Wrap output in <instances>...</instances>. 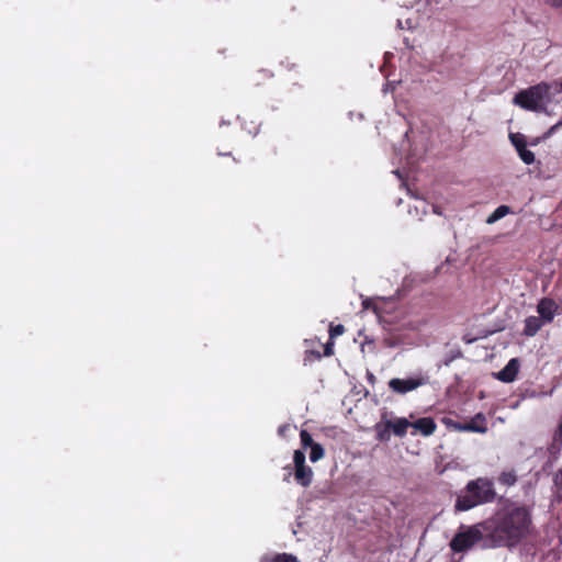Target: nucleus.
Returning a JSON list of instances; mask_svg holds the SVG:
<instances>
[{"label": "nucleus", "instance_id": "f257e3e1", "mask_svg": "<svg viewBox=\"0 0 562 562\" xmlns=\"http://www.w3.org/2000/svg\"><path fill=\"white\" fill-rule=\"evenodd\" d=\"M484 549L512 548L531 531V516L525 507H513L483 522Z\"/></svg>", "mask_w": 562, "mask_h": 562}, {"label": "nucleus", "instance_id": "f03ea898", "mask_svg": "<svg viewBox=\"0 0 562 562\" xmlns=\"http://www.w3.org/2000/svg\"><path fill=\"white\" fill-rule=\"evenodd\" d=\"M465 491V494L458 496L454 505L456 510H469L480 504L491 502L495 497L493 483L486 479L470 481Z\"/></svg>", "mask_w": 562, "mask_h": 562}, {"label": "nucleus", "instance_id": "7ed1b4c3", "mask_svg": "<svg viewBox=\"0 0 562 562\" xmlns=\"http://www.w3.org/2000/svg\"><path fill=\"white\" fill-rule=\"evenodd\" d=\"M553 94V85H550V82H540L518 92L513 102L528 111L547 112V105Z\"/></svg>", "mask_w": 562, "mask_h": 562}, {"label": "nucleus", "instance_id": "20e7f679", "mask_svg": "<svg viewBox=\"0 0 562 562\" xmlns=\"http://www.w3.org/2000/svg\"><path fill=\"white\" fill-rule=\"evenodd\" d=\"M480 541H483V543L485 542L483 524L461 526L450 541V548L453 552H465L472 549Z\"/></svg>", "mask_w": 562, "mask_h": 562}, {"label": "nucleus", "instance_id": "39448f33", "mask_svg": "<svg viewBox=\"0 0 562 562\" xmlns=\"http://www.w3.org/2000/svg\"><path fill=\"white\" fill-rule=\"evenodd\" d=\"M428 380L425 376H415L408 379L394 378L389 381V387L391 391L397 394H406L407 392L414 391L419 386L427 384Z\"/></svg>", "mask_w": 562, "mask_h": 562}, {"label": "nucleus", "instance_id": "423d86ee", "mask_svg": "<svg viewBox=\"0 0 562 562\" xmlns=\"http://www.w3.org/2000/svg\"><path fill=\"white\" fill-rule=\"evenodd\" d=\"M454 429L459 431H473L484 434L487 431L485 426V417L480 413L470 423L454 424Z\"/></svg>", "mask_w": 562, "mask_h": 562}, {"label": "nucleus", "instance_id": "0eeeda50", "mask_svg": "<svg viewBox=\"0 0 562 562\" xmlns=\"http://www.w3.org/2000/svg\"><path fill=\"white\" fill-rule=\"evenodd\" d=\"M519 371V361L513 358L508 361L504 369L496 373V378L502 382H513Z\"/></svg>", "mask_w": 562, "mask_h": 562}, {"label": "nucleus", "instance_id": "6e6552de", "mask_svg": "<svg viewBox=\"0 0 562 562\" xmlns=\"http://www.w3.org/2000/svg\"><path fill=\"white\" fill-rule=\"evenodd\" d=\"M537 311L540 315V318L544 323H549L553 319L557 312V304L551 299H542L537 306Z\"/></svg>", "mask_w": 562, "mask_h": 562}, {"label": "nucleus", "instance_id": "1a4fd4ad", "mask_svg": "<svg viewBox=\"0 0 562 562\" xmlns=\"http://www.w3.org/2000/svg\"><path fill=\"white\" fill-rule=\"evenodd\" d=\"M411 427L420 431L424 436H429L435 431L436 424L432 418L424 417L419 418L415 423H411Z\"/></svg>", "mask_w": 562, "mask_h": 562}, {"label": "nucleus", "instance_id": "9d476101", "mask_svg": "<svg viewBox=\"0 0 562 562\" xmlns=\"http://www.w3.org/2000/svg\"><path fill=\"white\" fill-rule=\"evenodd\" d=\"M294 477L302 486H308L312 483L313 471L307 465L296 467Z\"/></svg>", "mask_w": 562, "mask_h": 562}, {"label": "nucleus", "instance_id": "9b49d317", "mask_svg": "<svg viewBox=\"0 0 562 562\" xmlns=\"http://www.w3.org/2000/svg\"><path fill=\"white\" fill-rule=\"evenodd\" d=\"M543 321L540 317L529 316L525 321L524 334L526 336H535L543 325Z\"/></svg>", "mask_w": 562, "mask_h": 562}, {"label": "nucleus", "instance_id": "f8f14e48", "mask_svg": "<svg viewBox=\"0 0 562 562\" xmlns=\"http://www.w3.org/2000/svg\"><path fill=\"white\" fill-rule=\"evenodd\" d=\"M389 427L391 431L398 437L405 436L407 428L411 427V423L406 418H397L395 420L389 419Z\"/></svg>", "mask_w": 562, "mask_h": 562}, {"label": "nucleus", "instance_id": "ddd939ff", "mask_svg": "<svg viewBox=\"0 0 562 562\" xmlns=\"http://www.w3.org/2000/svg\"><path fill=\"white\" fill-rule=\"evenodd\" d=\"M376 438L380 441H387L391 437V427H389V419L384 420V417L380 423L375 425Z\"/></svg>", "mask_w": 562, "mask_h": 562}, {"label": "nucleus", "instance_id": "4468645a", "mask_svg": "<svg viewBox=\"0 0 562 562\" xmlns=\"http://www.w3.org/2000/svg\"><path fill=\"white\" fill-rule=\"evenodd\" d=\"M510 213V207L507 205H499L487 218L486 224H494L504 216Z\"/></svg>", "mask_w": 562, "mask_h": 562}, {"label": "nucleus", "instance_id": "2eb2a0df", "mask_svg": "<svg viewBox=\"0 0 562 562\" xmlns=\"http://www.w3.org/2000/svg\"><path fill=\"white\" fill-rule=\"evenodd\" d=\"M512 144L515 146L516 150L519 153L522 148H527V143L525 136L520 133L510 134L509 135Z\"/></svg>", "mask_w": 562, "mask_h": 562}, {"label": "nucleus", "instance_id": "dca6fc26", "mask_svg": "<svg viewBox=\"0 0 562 562\" xmlns=\"http://www.w3.org/2000/svg\"><path fill=\"white\" fill-rule=\"evenodd\" d=\"M324 457V448L319 443H315L311 447L310 460L317 462Z\"/></svg>", "mask_w": 562, "mask_h": 562}, {"label": "nucleus", "instance_id": "f3484780", "mask_svg": "<svg viewBox=\"0 0 562 562\" xmlns=\"http://www.w3.org/2000/svg\"><path fill=\"white\" fill-rule=\"evenodd\" d=\"M300 437H301V442H302V446L304 449L311 448L313 445L316 443L313 441L311 434L305 429L301 430Z\"/></svg>", "mask_w": 562, "mask_h": 562}, {"label": "nucleus", "instance_id": "a211bd4d", "mask_svg": "<svg viewBox=\"0 0 562 562\" xmlns=\"http://www.w3.org/2000/svg\"><path fill=\"white\" fill-rule=\"evenodd\" d=\"M518 154H519L520 159L526 165H531L535 162V154L531 150H529L528 148H522V150H520Z\"/></svg>", "mask_w": 562, "mask_h": 562}, {"label": "nucleus", "instance_id": "6ab92c4d", "mask_svg": "<svg viewBox=\"0 0 562 562\" xmlns=\"http://www.w3.org/2000/svg\"><path fill=\"white\" fill-rule=\"evenodd\" d=\"M516 480V475L513 472H505L499 476V482L508 486L514 485Z\"/></svg>", "mask_w": 562, "mask_h": 562}, {"label": "nucleus", "instance_id": "aec40b11", "mask_svg": "<svg viewBox=\"0 0 562 562\" xmlns=\"http://www.w3.org/2000/svg\"><path fill=\"white\" fill-rule=\"evenodd\" d=\"M294 467H302L305 464V453L301 450H295L293 454Z\"/></svg>", "mask_w": 562, "mask_h": 562}, {"label": "nucleus", "instance_id": "412c9836", "mask_svg": "<svg viewBox=\"0 0 562 562\" xmlns=\"http://www.w3.org/2000/svg\"><path fill=\"white\" fill-rule=\"evenodd\" d=\"M344 331H345V327L342 325H340V324L335 325V326L331 325L330 329H329V336L333 339V338H335L337 336L342 335Z\"/></svg>", "mask_w": 562, "mask_h": 562}, {"label": "nucleus", "instance_id": "4be33fe9", "mask_svg": "<svg viewBox=\"0 0 562 562\" xmlns=\"http://www.w3.org/2000/svg\"><path fill=\"white\" fill-rule=\"evenodd\" d=\"M553 85V93L562 92V79L550 82Z\"/></svg>", "mask_w": 562, "mask_h": 562}, {"label": "nucleus", "instance_id": "5701e85b", "mask_svg": "<svg viewBox=\"0 0 562 562\" xmlns=\"http://www.w3.org/2000/svg\"><path fill=\"white\" fill-rule=\"evenodd\" d=\"M546 2L553 8H560L562 5V0H546Z\"/></svg>", "mask_w": 562, "mask_h": 562}, {"label": "nucleus", "instance_id": "b1692460", "mask_svg": "<svg viewBox=\"0 0 562 562\" xmlns=\"http://www.w3.org/2000/svg\"><path fill=\"white\" fill-rule=\"evenodd\" d=\"M333 344L331 342H328L326 346H325V350H324V355L329 357L333 355Z\"/></svg>", "mask_w": 562, "mask_h": 562}, {"label": "nucleus", "instance_id": "393cba45", "mask_svg": "<svg viewBox=\"0 0 562 562\" xmlns=\"http://www.w3.org/2000/svg\"><path fill=\"white\" fill-rule=\"evenodd\" d=\"M363 305H364V307L367 308V307L369 306L368 301H363Z\"/></svg>", "mask_w": 562, "mask_h": 562}]
</instances>
